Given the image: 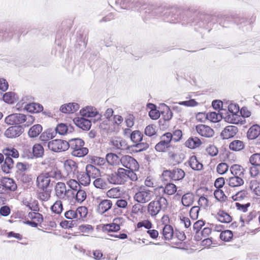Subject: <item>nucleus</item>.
Instances as JSON below:
<instances>
[{"mask_svg":"<svg viewBox=\"0 0 260 260\" xmlns=\"http://www.w3.org/2000/svg\"><path fill=\"white\" fill-rule=\"evenodd\" d=\"M226 183L229 186L235 188L243 185L244 183V181L243 178L233 175L226 179Z\"/></svg>","mask_w":260,"mask_h":260,"instance_id":"obj_26","label":"nucleus"},{"mask_svg":"<svg viewBox=\"0 0 260 260\" xmlns=\"http://www.w3.org/2000/svg\"><path fill=\"white\" fill-rule=\"evenodd\" d=\"M194 201V195L192 193L187 192L182 197L181 202L183 206L189 207L191 206Z\"/></svg>","mask_w":260,"mask_h":260,"instance_id":"obj_35","label":"nucleus"},{"mask_svg":"<svg viewBox=\"0 0 260 260\" xmlns=\"http://www.w3.org/2000/svg\"><path fill=\"white\" fill-rule=\"evenodd\" d=\"M51 210L56 214H60L63 210L62 204L61 201H56L51 206Z\"/></svg>","mask_w":260,"mask_h":260,"instance_id":"obj_55","label":"nucleus"},{"mask_svg":"<svg viewBox=\"0 0 260 260\" xmlns=\"http://www.w3.org/2000/svg\"><path fill=\"white\" fill-rule=\"evenodd\" d=\"M215 217L219 221L222 223H230L233 219L232 217L223 210H219Z\"/></svg>","mask_w":260,"mask_h":260,"instance_id":"obj_29","label":"nucleus"},{"mask_svg":"<svg viewBox=\"0 0 260 260\" xmlns=\"http://www.w3.org/2000/svg\"><path fill=\"white\" fill-rule=\"evenodd\" d=\"M206 118L212 122L216 123L222 119V115L215 112H212L207 113Z\"/></svg>","mask_w":260,"mask_h":260,"instance_id":"obj_49","label":"nucleus"},{"mask_svg":"<svg viewBox=\"0 0 260 260\" xmlns=\"http://www.w3.org/2000/svg\"><path fill=\"white\" fill-rule=\"evenodd\" d=\"M41 125L37 124L31 126L28 132V135L30 138H35L38 136L42 131Z\"/></svg>","mask_w":260,"mask_h":260,"instance_id":"obj_38","label":"nucleus"},{"mask_svg":"<svg viewBox=\"0 0 260 260\" xmlns=\"http://www.w3.org/2000/svg\"><path fill=\"white\" fill-rule=\"evenodd\" d=\"M81 115L84 117H93L98 114L95 108L92 107H87L80 111Z\"/></svg>","mask_w":260,"mask_h":260,"instance_id":"obj_33","label":"nucleus"},{"mask_svg":"<svg viewBox=\"0 0 260 260\" xmlns=\"http://www.w3.org/2000/svg\"><path fill=\"white\" fill-rule=\"evenodd\" d=\"M153 197V192L152 190L144 187H140L135 194L134 199L138 203L145 204L150 201Z\"/></svg>","mask_w":260,"mask_h":260,"instance_id":"obj_5","label":"nucleus"},{"mask_svg":"<svg viewBox=\"0 0 260 260\" xmlns=\"http://www.w3.org/2000/svg\"><path fill=\"white\" fill-rule=\"evenodd\" d=\"M143 134L139 131H135L132 132L131 135V139L132 141L137 144V146L143 145V149H147L149 145L147 143H139L143 139Z\"/></svg>","mask_w":260,"mask_h":260,"instance_id":"obj_21","label":"nucleus"},{"mask_svg":"<svg viewBox=\"0 0 260 260\" xmlns=\"http://www.w3.org/2000/svg\"><path fill=\"white\" fill-rule=\"evenodd\" d=\"M25 109L30 113H39L43 111V106L38 103H32L27 104Z\"/></svg>","mask_w":260,"mask_h":260,"instance_id":"obj_34","label":"nucleus"},{"mask_svg":"<svg viewBox=\"0 0 260 260\" xmlns=\"http://www.w3.org/2000/svg\"><path fill=\"white\" fill-rule=\"evenodd\" d=\"M248 194V191L246 190L242 189L233 195L231 198L234 201H241L247 198Z\"/></svg>","mask_w":260,"mask_h":260,"instance_id":"obj_44","label":"nucleus"},{"mask_svg":"<svg viewBox=\"0 0 260 260\" xmlns=\"http://www.w3.org/2000/svg\"><path fill=\"white\" fill-rule=\"evenodd\" d=\"M171 146L161 140L155 145V149L157 152H165L170 148Z\"/></svg>","mask_w":260,"mask_h":260,"instance_id":"obj_53","label":"nucleus"},{"mask_svg":"<svg viewBox=\"0 0 260 260\" xmlns=\"http://www.w3.org/2000/svg\"><path fill=\"white\" fill-rule=\"evenodd\" d=\"M43 220V216L40 213L30 212L25 217V223L32 227H37Z\"/></svg>","mask_w":260,"mask_h":260,"instance_id":"obj_11","label":"nucleus"},{"mask_svg":"<svg viewBox=\"0 0 260 260\" xmlns=\"http://www.w3.org/2000/svg\"><path fill=\"white\" fill-rule=\"evenodd\" d=\"M3 152L6 157L12 156L14 158H18L19 156L18 151L13 147H7L4 149Z\"/></svg>","mask_w":260,"mask_h":260,"instance_id":"obj_45","label":"nucleus"},{"mask_svg":"<svg viewBox=\"0 0 260 260\" xmlns=\"http://www.w3.org/2000/svg\"><path fill=\"white\" fill-rule=\"evenodd\" d=\"M160 234L163 239L166 241H170L173 238L174 235L173 226L171 225L164 226Z\"/></svg>","mask_w":260,"mask_h":260,"instance_id":"obj_22","label":"nucleus"},{"mask_svg":"<svg viewBox=\"0 0 260 260\" xmlns=\"http://www.w3.org/2000/svg\"><path fill=\"white\" fill-rule=\"evenodd\" d=\"M150 108L151 110L149 112V115L152 119L156 120L160 116V113L158 110L153 109V107H155L154 104H149Z\"/></svg>","mask_w":260,"mask_h":260,"instance_id":"obj_61","label":"nucleus"},{"mask_svg":"<svg viewBox=\"0 0 260 260\" xmlns=\"http://www.w3.org/2000/svg\"><path fill=\"white\" fill-rule=\"evenodd\" d=\"M120 229V225L115 223L104 224L102 226V230L105 233L116 232L119 231Z\"/></svg>","mask_w":260,"mask_h":260,"instance_id":"obj_37","label":"nucleus"},{"mask_svg":"<svg viewBox=\"0 0 260 260\" xmlns=\"http://www.w3.org/2000/svg\"><path fill=\"white\" fill-rule=\"evenodd\" d=\"M167 199L164 197H159L150 202L147 205V213L152 217H156L163 209L167 207Z\"/></svg>","mask_w":260,"mask_h":260,"instance_id":"obj_1","label":"nucleus"},{"mask_svg":"<svg viewBox=\"0 0 260 260\" xmlns=\"http://www.w3.org/2000/svg\"><path fill=\"white\" fill-rule=\"evenodd\" d=\"M69 148L73 150L81 148L84 145V142L81 139H74L70 140L68 142Z\"/></svg>","mask_w":260,"mask_h":260,"instance_id":"obj_39","label":"nucleus"},{"mask_svg":"<svg viewBox=\"0 0 260 260\" xmlns=\"http://www.w3.org/2000/svg\"><path fill=\"white\" fill-rule=\"evenodd\" d=\"M196 131L202 137L205 138L212 137L214 135V130L209 126L200 124L196 126Z\"/></svg>","mask_w":260,"mask_h":260,"instance_id":"obj_13","label":"nucleus"},{"mask_svg":"<svg viewBox=\"0 0 260 260\" xmlns=\"http://www.w3.org/2000/svg\"><path fill=\"white\" fill-rule=\"evenodd\" d=\"M73 121L77 126L84 131L89 130L91 126V121L84 117L75 118Z\"/></svg>","mask_w":260,"mask_h":260,"instance_id":"obj_19","label":"nucleus"},{"mask_svg":"<svg viewBox=\"0 0 260 260\" xmlns=\"http://www.w3.org/2000/svg\"><path fill=\"white\" fill-rule=\"evenodd\" d=\"M94 186L100 189H104L107 187V183L105 180L101 178H98L93 181Z\"/></svg>","mask_w":260,"mask_h":260,"instance_id":"obj_58","label":"nucleus"},{"mask_svg":"<svg viewBox=\"0 0 260 260\" xmlns=\"http://www.w3.org/2000/svg\"><path fill=\"white\" fill-rule=\"evenodd\" d=\"M167 163L169 166H175L180 164L182 161L180 155L173 151H170L168 154Z\"/></svg>","mask_w":260,"mask_h":260,"instance_id":"obj_17","label":"nucleus"},{"mask_svg":"<svg viewBox=\"0 0 260 260\" xmlns=\"http://www.w3.org/2000/svg\"><path fill=\"white\" fill-rule=\"evenodd\" d=\"M198 203L200 208L206 209L209 206V201L207 198L204 196H201L198 201Z\"/></svg>","mask_w":260,"mask_h":260,"instance_id":"obj_64","label":"nucleus"},{"mask_svg":"<svg viewBox=\"0 0 260 260\" xmlns=\"http://www.w3.org/2000/svg\"><path fill=\"white\" fill-rule=\"evenodd\" d=\"M106 160L108 163L112 166L118 165L120 161L119 156L113 153H110L107 154Z\"/></svg>","mask_w":260,"mask_h":260,"instance_id":"obj_42","label":"nucleus"},{"mask_svg":"<svg viewBox=\"0 0 260 260\" xmlns=\"http://www.w3.org/2000/svg\"><path fill=\"white\" fill-rule=\"evenodd\" d=\"M3 99L8 104H14L17 100L16 94L13 92H8L4 94Z\"/></svg>","mask_w":260,"mask_h":260,"instance_id":"obj_46","label":"nucleus"},{"mask_svg":"<svg viewBox=\"0 0 260 260\" xmlns=\"http://www.w3.org/2000/svg\"><path fill=\"white\" fill-rule=\"evenodd\" d=\"M215 198L220 202H225L228 200V197L225 196L224 191L220 189H216L214 192Z\"/></svg>","mask_w":260,"mask_h":260,"instance_id":"obj_48","label":"nucleus"},{"mask_svg":"<svg viewBox=\"0 0 260 260\" xmlns=\"http://www.w3.org/2000/svg\"><path fill=\"white\" fill-rule=\"evenodd\" d=\"M259 166H252L249 169V174L250 176L253 178L260 179V169Z\"/></svg>","mask_w":260,"mask_h":260,"instance_id":"obj_59","label":"nucleus"},{"mask_svg":"<svg viewBox=\"0 0 260 260\" xmlns=\"http://www.w3.org/2000/svg\"><path fill=\"white\" fill-rule=\"evenodd\" d=\"M35 120L32 116L17 113V124H23L24 126H28L34 122Z\"/></svg>","mask_w":260,"mask_h":260,"instance_id":"obj_16","label":"nucleus"},{"mask_svg":"<svg viewBox=\"0 0 260 260\" xmlns=\"http://www.w3.org/2000/svg\"><path fill=\"white\" fill-rule=\"evenodd\" d=\"M233 237V233L230 230H224L222 231L220 234V239L224 242L230 241Z\"/></svg>","mask_w":260,"mask_h":260,"instance_id":"obj_51","label":"nucleus"},{"mask_svg":"<svg viewBox=\"0 0 260 260\" xmlns=\"http://www.w3.org/2000/svg\"><path fill=\"white\" fill-rule=\"evenodd\" d=\"M17 188L16 183L11 178L4 177L0 181V194H4L9 191H14Z\"/></svg>","mask_w":260,"mask_h":260,"instance_id":"obj_8","label":"nucleus"},{"mask_svg":"<svg viewBox=\"0 0 260 260\" xmlns=\"http://www.w3.org/2000/svg\"><path fill=\"white\" fill-rule=\"evenodd\" d=\"M88 153V149L84 147L83 146L81 148L75 149V150H73L72 152V154L76 157H81L84 156Z\"/></svg>","mask_w":260,"mask_h":260,"instance_id":"obj_52","label":"nucleus"},{"mask_svg":"<svg viewBox=\"0 0 260 260\" xmlns=\"http://www.w3.org/2000/svg\"><path fill=\"white\" fill-rule=\"evenodd\" d=\"M153 226L152 222L149 220H144L137 223L136 227L137 229H140L144 227L145 229L149 230Z\"/></svg>","mask_w":260,"mask_h":260,"instance_id":"obj_62","label":"nucleus"},{"mask_svg":"<svg viewBox=\"0 0 260 260\" xmlns=\"http://www.w3.org/2000/svg\"><path fill=\"white\" fill-rule=\"evenodd\" d=\"M23 133V129L20 126L9 127L5 132V136L8 138H14L20 136Z\"/></svg>","mask_w":260,"mask_h":260,"instance_id":"obj_15","label":"nucleus"},{"mask_svg":"<svg viewBox=\"0 0 260 260\" xmlns=\"http://www.w3.org/2000/svg\"><path fill=\"white\" fill-rule=\"evenodd\" d=\"M202 144L201 139L198 137H190L185 142V146L191 149L200 147Z\"/></svg>","mask_w":260,"mask_h":260,"instance_id":"obj_20","label":"nucleus"},{"mask_svg":"<svg viewBox=\"0 0 260 260\" xmlns=\"http://www.w3.org/2000/svg\"><path fill=\"white\" fill-rule=\"evenodd\" d=\"M225 121L228 123L238 124L242 123V118L239 114L227 113L224 118Z\"/></svg>","mask_w":260,"mask_h":260,"instance_id":"obj_28","label":"nucleus"},{"mask_svg":"<svg viewBox=\"0 0 260 260\" xmlns=\"http://www.w3.org/2000/svg\"><path fill=\"white\" fill-rule=\"evenodd\" d=\"M50 191L45 189H38L37 192V198L43 201H48L51 197Z\"/></svg>","mask_w":260,"mask_h":260,"instance_id":"obj_41","label":"nucleus"},{"mask_svg":"<svg viewBox=\"0 0 260 260\" xmlns=\"http://www.w3.org/2000/svg\"><path fill=\"white\" fill-rule=\"evenodd\" d=\"M185 176L184 171L179 168H175L172 170H164L161 174L162 179L175 182L182 180Z\"/></svg>","mask_w":260,"mask_h":260,"instance_id":"obj_4","label":"nucleus"},{"mask_svg":"<svg viewBox=\"0 0 260 260\" xmlns=\"http://www.w3.org/2000/svg\"><path fill=\"white\" fill-rule=\"evenodd\" d=\"M120 162L125 168L133 171L139 169V164L137 160L129 155H124L120 158Z\"/></svg>","mask_w":260,"mask_h":260,"instance_id":"obj_12","label":"nucleus"},{"mask_svg":"<svg viewBox=\"0 0 260 260\" xmlns=\"http://www.w3.org/2000/svg\"><path fill=\"white\" fill-rule=\"evenodd\" d=\"M48 147L54 152L64 151L68 149V142L60 139L53 140L48 143Z\"/></svg>","mask_w":260,"mask_h":260,"instance_id":"obj_9","label":"nucleus"},{"mask_svg":"<svg viewBox=\"0 0 260 260\" xmlns=\"http://www.w3.org/2000/svg\"><path fill=\"white\" fill-rule=\"evenodd\" d=\"M44 148L40 144H36L32 147L34 155L37 157H42L44 154Z\"/></svg>","mask_w":260,"mask_h":260,"instance_id":"obj_50","label":"nucleus"},{"mask_svg":"<svg viewBox=\"0 0 260 260\" xmlns=\"http://www.w3.org/2000/svg\"><path fill=\"white\" fill-rule=\"evenodd\" d=\"M161 189L162 192L168 195L172 196L177 191V186L173 183H168L164 187L160 186L156 187L155 190Z\"/></svg>","mask_w":260,"mask_h":260,"instance_id":"obj_23","label":"nucleus"},{"mask_svg":"<svg viewBox=\"0 0 260 260\" xmlns=\"http://www.w3.org/2000/svg\"><path fill=\"white\" fill-rule=\"evenodd\" d=\"M79 106L76 103H70L64 104L60 107V111L64 113H73L77 111Z\"/></svg>","mask_w":260,"mask_h":260,"instance_id":"obj_25","label":"nucleus"},{"mask_svg":"<svg viewBox=\"0 0 260 260\" xmlns=\"http://www.w3.org/2000/svg\"><path fill=\"white\" fill-rule=\"evenodd\" d=\"M48 173H49V175H50V177L57 180H60L66 178L64 172L62 173L61 171L56 165H54L51 171Z\"/></svg>","mask_w":260,"mask_h":260,"instance_id":"obj_31","label":"nucleus"},{"mask_svg":"<svg viewBox=\"0 0 260 260\" xmlns=\"http://www.w3.org/2000/svg\"><path fill=\"white\" fill-rule=\"evenodd\" d=\"M238 131L237 127L234 125H228L221 131L220 137L223 139H228L234 137L237 134Z\"/></svg>","mask_w":260,"mask_h":260,"instance_id":"obj_14","label":"nucleus"},{"mask_svg":"<svg viewBox=\"0 0 260 260\" xmlns=\"http://www.w3.org/2000/svg\"><path fill=\"white\" fill-rule=\"evenodd\" d=\"M77 219H83L85 218L88 213V209L85 206H80L75 210Z\"/></svg>","mask_w":260,"mask_h":260,"instance_id":"obj_47","label":"nucleus"},{"mask_svg":"<svg viewBox=\"0 0 260 260\" xmlns=\"http://www.w3.org/2000/svg\"><path fill=\"white\" fill-rule=\"evenodd\" d=\"M107 197L111 199H118L121 196V191L119 187H113L106 192Z\"/></svg>","mask_w":260,"mask_h":260,"instance_id":"obj_36","label":"nucleus"},{"mask_svg":"<svg viewBox=\"0 0 260 260\" xmlns=\"http://www.w3.org/2000/svg\"><path fill=\"white\" fill-rule=\"evenodd\" d=\"M14 167V161L11 157H6L2 170L5 173H9Z\"/></svg>","mask_w":260,"mask_h":260,"instance_id":"obj_32","label":"nucleus"},{"mask_svg":"<svg viewBox=\"0 0 260 260\" xmlns=\"http://www.w3.org/2000/svg\"><path fill=\"white\" fill-rule=\"evenodd\" d=\"M244 148V144L243 141L236 140L231 142L229 144V148L235 151H239Z\"/></svg>","mask_w":260,"mask_h":260,"instance_id":"obj_40","label":"nucleus"},{"mask_svg":"<svg viewBox=\"0 0 260 260\" xmlns=\"http://www.w3.org/2000/svg\"><path fill=\"white\" fill-rule=\"evenodd\" d=\"M99 170L92 165H87L86 166L85 172L77 173V178L79 182L84 186H87L90 183V177L95 178V175L98 173Z\"/></svg>","mask_w":260,"mask_h":260,"instance_id":"obj_2","label":"nucleus"},{"mask_svg":"<svg viewBox=\"0 0 260 260\" xmlns=\"http://www.w3.org/2000/svg\"><path fill=\"white\" fill-rule=\"evenodd\" d=\"M188 166L194 171H201L203 169V165L196 155H192L187 161Z\"/></svg>","mask_w":260,"mask_h":260,"instance_id":"obj_24","label":"nucleus"},{"mask_svg":"<svg viewBox=\"0 0 260 260\" xmlns=\"http://www.w3.org/2000/svg\"><path fill=\"white\" fill-rule=\"evenodd\" d=\"M94 201L96 204L95 210L100 214H103L108 212L113 206L112 201L109 199H102L100 197L96 198Z\"/></svg>","mask_w":260,"mask_h":260,"instance_id":"obj_7","label":"nucleus"},{"mask_svg":"<svg viewBox=\"0 0 260 260\" xmlns=\"http://www.w3.org/2000/svg\"><path fill=\"white\" fill-rule=\"evenodd\" d=\"M246 135L248 139H255L260 135V126L257 124H253L248 129Z\"/></svg>","mask_w":260,"mask_h":260,"instance_id":"obj_27","label":"nucleus"},{"mask_svg":"<svg viewBox=\"0 0 260 260\" xmlns=\"http://www.w3.org/2000/svg\"><path fill=\"white\" fill-rule=\"evenodd\" d=\"M63 172L66 178H73L78 173V164L72 159H67L63 163Z\"/></svg>","mask_w":260,"mask_h":260,"instance_id":"obj_6","label":"nucleus"},{"mask_svg":"<svg viewBox=\"0 0 260 260\" xmlns=\"http://www.w3.org/2000/svg\"><path fill=\"white\" fill-rule=\"evenodd\" d=\"M230 171L232 175L235 176H239L244 178L245 175V169L241 165L234 164L232 165L230 168Z\"/></svg>","mask_w":260,"mask_h":260,"instance_id":"obj_30","label":"nucleus"},{"mask_svg":"<svg viewBox=\"0 0 260 260\" xmlns=\"http://www.w3.org/2000/svg\"><path fill=\"white\" fill-rule=\"evenodd\" d=\"M17 113L10 114L5 118V122L9 125H17Z\"/></svg>","mask_w":260,"mask_h":260,"instance_id":"obj_63","label":"nucleus"},{"mask_svg":"<svg viewBox=\"0 0 260 260\" xmlns=\"http://www.w3.org/2000/svg\"><path fill=\"white\" fill-rule=\"evenodd\" d=\"M250 188L255 196L260 197V182L256 179L250 181Z\"/></svg>","mask_w":260,"mask_h":260,"instance_id":"obj_43","label":"nucleus"},{"mask_svg":"<svg viewBox=\"0 0 260 260\" xmlns=\"http://www.w3.org/2000/svg\"><path fill=\"white\" fill-rule=\"evenodd\" d=\"M249 160L252 166H260V153H255L251 155Z\"/></svg>","mask_w":260,"mask_h":260,"instance_id":"obj_57","label":"nucleus"},{"mask_svg":"<svg viewBox=\"0 0 260 260\" xmlns=\"http://www.w3.org/2000/svg\"><path fill=\"white\" fill-rule=\"evenodd\" d=\"M55 193L56 196L60 199H65L68 190L67 189L64 183L59 182L55 186Z\"/></svg>","mask_w":260,"mask_h":260,"instance_id":"obj_18","label":"nucleus"},{"mask_svg":"<svg viewBox=\"0 0 260 260\" xmlns=\"http://www.w3.org/2000/svg\"><path fill=\"white\" fill-rule=\"evenodd\" d=\"M51 182L50 175L49 173H42L40 174L36 179V186L39 189H47Z\"/></svg>","mask_w":260,"mask_h":260,"instance_id":"obj_10","label":"nucleus"},{"mask_svg":"<svg viewBox=\"0 0 260 260\" xmlns=\"http://www.w3.org/2000/svg\"><path fill=\"white\" fill-rule=\"evenodd\" d=\"M139 213H143V207L139 204H135L132 206L131 215L132 217H135Z\"/></svg>","mask_w":260,"mask_h":260,"instance_id":"obj_54","label":"nucleus"},{"mask_svg":"<svg viewBox=\"0 0 260 260\" xmlns=\"http://www.w3.org/2000/svg\"><path fill=\"white\" fill-rule=\"evenodd\" d=\"M87 197L86 191L83 189H79L76 194V200L79 203H82Z\"/></svg>","mask_w":260,"mask_h":260,"instance_id":"obj_60","label":"nucleus"},{"mask_svg":"<svg viewBox=\"0 0 260 260\" xmlns=\"http://www.w3.org/2000/svg\"><path fill=\"white\" fill-rule=\"evenodd\" d=\"M129 173V170L119 168L116 172L108 175L107 180L112 184H123L126 181Z\"/></svg>","mask_w":260,"mask_h":260,"instance_id":"obj_3","label":"nucleus"},{"mask_svg":"<svg viewBox=\"0 0 260 260\" xmlns=\"http://www.w3.org/2000/svg\"><path fill=\"white\" fill-rule=\"evenodd\" d=\"M54 137V136L53 132L49 130H46L41 134L40 139L42 141L46 142L52 139Z\"/></svg>","mask_w":260,"mask_h":260,"instance_id":"obj_56","label":"nucleus"}]
</instances>
